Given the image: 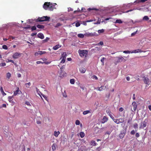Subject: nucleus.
Returning a JSON list of instances; mask_svg holds the SVG:
<instances>
[{
  "label": "nucleus",
  "mask_w": 151,
  "mask_h": 151,
  "mask_svg": "<svg viewBox=\"0 0 151 151\" xmlns=\"http://www.w3.org/2000/svg\"><path fill=\"white\" fill-rule=\"evenodd\" d=\"M56 5V3H53L52 4L50 3L49 6V10L50 11H52L54 8H55V6Z\"/></svg>",
  "instance_id": "nucleus-10"
},
{
  "label": "nucleus",
  "mask_w": 151,
  "mask_h": 151,
  "mask_svg": "<svg viewBox=\"0 0 151 151\" xmlns=\"http://www.w3.org/2000/svg\"><path fill=\"white\" fill-rule=\"evenodd\" d=\"M109 116H110V117L111 118V119H112L113 120H114V121L115 119L114 118V117L111 114H109Z\"/></svg>",
  "instance_id": "nucleus-50"
},
{
  "label": "nucleus",
  "mask_w": 151,
  "mask_h": 151,
  "mask_svg": "<svg viewBox=\"0 0 151 151\" xmlns=\"http://www.w3.org/2000/svg\"><path fill=\"white\" fill-rule=\"evenodd\" d=\"M61 47V45L59 44L53 47V49L54 50H56Z\"/></svg>",
  "instance_id": "nucleus-15"
},
{
  "label": "nucleus",
  "mask_w": 151,
  "mask_h": 151,
  "mask_svg": "<svg viewBox=\"0 0 151 151\" xmlns=\"http://www.w3.org/2000/svg\"><path fill=\"white\" fill-rule=\"evenodd\" d=\"M20 92L21 93V91L19 90V88L18 87L17 88L16 90L15 91H14L13 96H15L18 94H20Z\"/></svg>",
  "instance_id": "nucleus-7"
},
{
  "label": "nucleus",
  "mask_w": 151,
  "mask_h": 151,
  "mask_svg": "<svg viewBox=\"0 0 151 151\" xmlns=\"http://www.w3.org/2000/svg\"><path fill=\"white\" fill-rule=\"evenodd\" d=\"M70 83L71 84H74L75 83V80L73 79H71L70 81Z\"/></svg>",
  "instance_id": "nucleus-33"
},
{
  "label": "nucleus",
  "mask_w": 151,
  "mask_h": 151,
  "mask_svg": "<svg viewBox=\"0 0 151 151\" xmlns=\"http://www.w3.org/2000/svg\"><path fill=\"white\" fill-rule=\"evenodd\" d=\"M116 23L121 24L122 23V22L120 19H117L116 21Z\"/></svg>",
  "instance_id": "nucleus-35"
},
{
  "label": "nucleus",
  "mask_w": 151,
  "mask_h": 151,
  "mask_svg": "<svg viewBox=\"0 0 151 151\" xmlns=\"http://www.w3.org/2000/svg\"><path fill=\"white\" fill-rule=\"evenodd\" d=\"M44 63V62H42V61H37L36 62V63L38 64H40V63Z\"/></svg>",
  "instance_id": "nucleus-55"
},
{
  "label": "nucleus",
  "mask_w": 151,
  "mask_h": 151,
  "mask_svg": "<svg viewBox=\"0 0 151 151\" xmlns=\"http://www.w3.org/2000/svg\"><path fill=\"white\" fill-rule=\"evenodd\" d=\"M6 64L4 63H2L0 64V67L4 66H6Z\"/></svg>",
  "instance_id": "nucleus-41"
},
{
  "label": "nucleus",
  "mask_w": 151,
  "mask_h": 151,
  "mask_svg": "<svg viewBox=\"0 0 151 151\" xmlns=\"http://www.w3.org/2000/svg\"><path fill=\"white\" fill-rule=\"evenodd\" d=\"M60 133V132L59 131L58 132L55 131L54 132V135L56 137H58Z\"/></svg>",
  "instance_id": "nucleus-22"
},
{
  "label": "nucleus",
  "mask_w": 151,
  "mask_h": 151,
  "mask_svg": "<svg viewBox=\"0 0 151 151\" xmlns=\"http://www.w3.org/2000/svg\"><path fill=\"white\" fill-rule=\"evenodd\" d=\"M105 59L104 58H103L102 59H101V62L102 63V64H104V60Z\"/></svg>",
  "instance_id": "nucleus-54"
},
{
  "label": "nucleus",
  "mask_w": 151,
  "mask_h": 151,
  "mask_svg": "<svg viewBox=\"0 0 151 151\" xmlns=\"http://www.w3.org/2000/svg\"><path fill=\"white\" fill-rule=\"evenodd\" d=\"M78 52L79 55L81 57H83L85 56L86 57L88 53V51L86 50H79L78 51Z\"/></svg>",
  "instance_id": "nucleus-2"
},
{
  "label": "nucleus",
  "mask_w": 151,
  "mask_h": 151,
  "mask_svg": "<svg viewBox=\"0 0 151 151\" xmlns=\"http://www.w3.org/2000/svg\"><path fill=\"white\" fill-rule=\"evenodd\" d=\"M36 122L37 124H41V121L40 120H37Z\"/></svg>",
  "instance_id": "nucleus-58"
},
{
  "label": "nucleus",
  "mask_w": 151,
  "mask_h": 151,
  "mask_svg": "<svg viewBox=\"0 0 151 151\" xmlns=\"http://www.w3.org/2000/svg\"><path fill=\"white\" fill-rule=\"evenodd\" d=\"M2 48L3 49H5V50H7L8 49V47L7 46L5 45H4L2 46Z\"/></svg>",
  "instance_id": "nucleus-44"
},
{
  "label": "nucleus",
  "mask_w": 151,
  "mask_h": 151,
  "mask_svg": "<svg viewBox=\"0 0 151 151\" xmlns=\"http://www.w3.org/2000/svg\"><path fill=\"white\" fill-rule=\"evenodd\" d=\"M124 119L122 118H120L118 119H115L114 122L116 124H119L120 123H123L124 122Z\"/></svg>",
  "instance_id": "nucleus-5"
},
{
  "label": "nucleus",
  "mask_w": 151,
  "mask_h": 151,
  "mask_svg": "<svg viewBox=\"0 0 151 151\" xmlns=\"http://www.w3.org/2000/svg\"><path fill=\"white\" fill-rule=\"evenodd\" d=\"M91 145L95 146L97 145V144L95 142V141L92 140L91 142Z\"/></svg>",
  "instance_id": "nucleus-20"
},
{
  "label": "nucleus",
  "mask_w": 151,
  "mask_h": 151,
  "mask_svg": "<svg viewBox=\"0 0 151 151\" xmlns=\"http://www.w3.org/2000/svg\"><path fill=\"white\" fill-rule=\"evenodd\" d=\"M135 136L137 137H138L139 136V133H137L136 134Z\"/></svg>",
  "instance_id": "nucleus-60"
},
{
  "label": "nucleus",
  "mask_w": 151,
  "mask_h": 151,
  "mask_svg": "<svg viewBox=\"0 0 151 151\" xmlns=\"http://www.w3.org/2000/svg\"><path fill=\"white\" fill-rule=\"evenodd\" d=\"M50 17L47 16H43L42 17H39L35 20L36 22H42L45 21H49Z\"/></svg>",
  "instance_id": "nucleus-1"
},
{
  "label": "nucleus",
  "mask_w": 151,
  "mask_h": 151,
  "mask_svg": "<svg viewBox=\"0 0 151 151\" xmlns=\"http://www.w3.org/2000/svg\"><path fill=\"white\" fill-rule=\"evenodd\" d=\"M65 59L63 58L62 60H61L60 62V63H63L65 62Z\"/></svg>",
  "instance_id": "nucleus-49"
},
{
  "label": "nucleus",
  "mask_w": 151,
  "mask_h": 151,
  "mask_svg": "<svg viewBox=\"0 0 151 151\" xmlns=\"http://www.w3.org/2000/svg\"><path fill=\"white\" fill-rule=\"evenodd\" d=\"M133 126L134 128L137 129L138 128V124L137 123H135L134 124Z\"/></svg>",
  "instance_id": "nucleus-47"
},
{
  "label": "nucleus",
  "mask_w": 151,
  "mask_h": 151,
  "mask_svg": "<svg viewBox=\"0 0 151 151\" xmlns=\"http://www.w3.org/2000/svg\"><path fill=\"white\" fill-rule=\"evenodd\" d=\"M36 27L38 28L41 29H43L45 28V26L44 25L40 24L37 25Z\"/></svg>",
  "instance_id": "nucleus-21"
},
{
  "label": "nucleus",
  "mask_w": 151,
  "mask_h": 151,
  "mask_svg": "<svg viewBox=\"0 0 151 151\" xmlns=\"http://www.w3.org/2000/svg\"><path fill=\"white\" fill-rule=\"evenodd\" d=\"M50 3V2H45V3L43 5V8L44 9L47 10V9H49Z\"/></svg>",
  "instance_id": "nucleus-11"
},
{
  "label": "nucleus",
  "mask_w": 151,
  "mask_h": 151,
  "mask_svg": "<svg viewBox=\"0 0 151 151\" xmlns=\"http://www.w3.org/2000/svg\"><path fill=\"white\" fill-rule=\"evenodd\" d=\"M80 25V24L79 22H77L76 24V27H78Z\"/></svg>",
  "instance_id": "nucleus-53"
},
{
  "label": "nucleus",
  "mask_w": 151,
  "mask_h": 151,
  "mask_svg": "<svg viewBox=\"0 0 151 151\" xmlns=\"http://www.w3.org/2000/svg\"><path fill=\"white\" fill-rule=\"evenodd\" d=\"M0 90L1 92V93L2 94L3 96H4L6 95V93H5L4 92V90H3V88L2 87H1Z\"/></svg>",
  "instance_id": "nucleus-19"
},
{
  "label": "nucleus",
  "mask_w": 151,
  "mask_h": 151,
  "mask_svg": "<svg viewBox=\"0 0 151 151\" xmlns=\"http://www.w3.org/2000/svg\"><path fill=\"white\" fill-rule=\"evenodd\" d=\"M7 77L9 79L11 76V74L9 73H8L6 74Z\"/></svg>",
  "instance_id": "nucleus-38"
},
{
  "label": "nucleus",
  "mask_w": 151,
  "mask_h": 151,
  "mask_svg": "<svg viewBox=\"0 0 151 151\" xmlns=\"http://www.w3.org/2000/svg\"><path fill=\"white\" fill-rule=\"evenodd\" d=\"M78 36L80 38H83L84 37V35L82 34H78Z\"/></svg>",
  "instance_id": "nucleus-31"
},
{
  "label": "nucleus",
  "mask_w": 151,
  "mask_h": 151,
  "mask_svg": "<svg viewBox=\"0 0 151 151\" xmlns=\"http://www.w3.org/2000/svg\"><path fill=\"white\" fill-rule=\"evenodd\" d=\"M80 135L81 138H83L85 136V134L83 132H81L80 133Z\"/></svg>",
  "instance_id": "nucleus-25"
},
{
  "label": "nucleus",
  "mask_w": 151,
  "mask_h": 151,
  "mask_svg": "<svg viewBox=\"0 0 151 151\" xmlns=\"http://www.w3.org/2000/svg\"><path fill=\"white\" fill-rule=\"evenodd\" d=\"M35 89H36L37 92V93H38L39 95H40V94H39V92H40V91L37 88V87H36Z\"/></svg>",
  "instance_id": "nucleus-52"
},
{
  "label": "nucleus",
  "mask_w": 151,
  "mask_h": 151,
  "mask_svg": "<svg viewBox=\"0 0 151 151\" xmlns=\"http://www.w3.org/2000/svg\"><path fill=\"white\" fill-rule=\"evenodd\" d=\"M92 78H93V79H95L96 80H98V78L97 77L94 75H93L92 77Z\"/></svg>",
  "instance_id": "nucleus-42"
},
{
  "label": "nucleus",
  "mask_w": 151,
  "mask_h": 151,
  "mask_svg": "<svg viewBox=\"0 0 151 151\" xmlns=\"http://www.w3.org/2000/svg\"><path fill=\"white\" fill-rule=\"evenodd\" d=\"M75 123L76 125H79L80 124V122L79 120H77L76 121Z\"/></svg>",
  "instance_id": "nucleus-43"
},
{
  "label": "nucleus",
  "mask_w": 151,
  "mask_h": 151,
  "mask_svg": "<svg viewBox=\"0 0 151 151\" xmlns=\"http://www.w3.org/2000/svg\"><path fill=\"white\" fill-rule=\"evenodd\" d=\"M133 107V109L134 111H135L137 109V104L136 102L134 101L133 102L132 104Z\"/></svg>",
  "instance_id": "nucleus-13"
},
{
  "label": "nucleus",
  "mask_w": 151,
  "mask_h": 151,
  "mask_svg": "<svg viewBox=\"0 0 151 151\" xmlns=\"http://www.w3.org/2000/svg\"><path fill=\"white\" fill-rule=\"evenodd\" d=\"M26 86L27 87L29 88L31 85V83L29 82L28 83L25 84Z\"/></svg>",
  "instance_id": "nucleus-37"
},
{
  "label": "nucleus",
  "mask_w": 151,
  "mask_h": 151,
  "mask_svg": "<svg viewBox=\"0 0 151 151\" xmlns=\"http://www.w3.org/2000/svg\"><path fill=\"white\" fill-rule=\"evenodd\" d=\"M88 10L89 11H90L91 10H96V11H98V9H96V8L91 9V8H88Z\"/></svg>",
  "instance_id": "nucleus-40"
},
{
  "label": "nucleus",
  "mask_w": 151,
  "mask_h": 151,
  "mask_svg": "<svg viewBox=\"0 0 151 151\" xmlns=\"http://www.w3.org/2000/svg\"><path fill=\"white\" fill-rule=\"evenodd\" d=\"M61 57L60 58V59H61L62 58H64L66 59V57L67 56V54L66 52H63V53L61 54Z\"/></svg>",
  "instance_id": "nucleus-14"
},
{
  "label": "nucleus",
  "mask_w": 151,
  "mask_h": 151,
  "mask_svg": "<svg viewBox=\"0 0 151 151\" xmlns=\"http://www.w3.org/2000/svg\"><path fill=\"white\" fill-rule=\"evenodd\" d=\"M62 24L60 23H57L54 26L55 27L57 28L59 26H61L62 25Z\"/></svg>",
  "instance_id": "nucleus-29"
},
{
  "label": "nucleus",
  "mask_w": 151,
  "mask_h": 151,
  "mask_svg": "<svg viewBox=\"0 0 151 151\" xmlns=\"http://www.w3.org/2000/svg\"><path fill=\"white\" fill-rule=\"evenodd\" d=\"M36 29V27L35 26H33L32 27H31V29L32 31L35 30H36L37 31H40V30Z\"/></svg>",
  "instance_id": "nucleus-23"
},
{
  "label": "nucleus",
  "mask_w": 151,
  "mask_h": 151,
  "mask_svg": "<svg viewBox=\"0 0 151 151\" xmlns=\"http://www.w3.org/2000/svg\"><path fill=\"white\" fill-rule=\"evenodd\" d=\"M37 35V33H32L31 34V35L32 36H33L35 35Z\"/></svg>",
  "instance_id": "nucleus-61"
},
{
  "label": "nucleus",
  "mask_w": 151,
  "mask_h": 151,
  "mask_svg": "<svg viewBox=\"0 0 151 151\" xmlns=\"http://www.w3.org/2000/svg\"><path fill=\"white\" fill-rule=\"evenodd\" d=\"M104 44L103 42L101 41L98 44V45H102Z\"/></svg>",
  "instance_id": "nucleus-57"
},
{
  "label": "nucleus",
  "mask_w": 151,
  "mask_h": 151,
  "mask_svg": "<svg viewBox=\"0 0 151 151\" xmlns=\"http://www.w3.org/2000/svg\"><path fill=\"white\" fill-rule=\"evenodd\" d=\"M143 20H146V21H147V20H149V18H148V17L147 16H145L143 17Z\"/></svg>",
  "instance_id": "nucleus-36"
},
{
  "label": "nucleus",
  "mask_w": 151,
  "mask_h": 151,
  "mask_svg": "<svg viewBox=\"0 0 151 151\" xmlns=\"http://www.w3.org/2000/svg\"><path fill=\"white\" fill-rule=\"evenodd\" d=\"M147 0H138L137 1V2L138 3H144L145 1H146Z\"/></svg>",
  "instance_id": "nucleus-30"
},
{
  "label": "nucleus",
  "mask_w": 151,
  "mask_h": 151,
  "mask_svg": "<svg viewBox=\"0 0 151 151\" xmlns=\"http://www.w3.org/2000/svg\"><path fill=\"white\" fill-rule=\"evenodd\" d=\"M132 51H129V50L124 51H123V52L125 53H131Z\"/></svg>",
  "instance_id": "nucleus-46"
},
{
  "label": "nucleus",
  "mask_w": 151,
  "mask_h": 151,
  "mask_svg": "<svg viewBox=\"0 0 151 151\" xmlns=\"http://www.w3.org/2000/svg\"><path fill=\"white\" fill-rule=\"evenodd\" d=\"M25 104H27V106H31V105L30 104V102L28 101H26L25 102Z\"/></svg>",
  "instance_id": "nucleus-39"
},
{
  "label": "nucleus",
  "mask_w": 151,
  "mask_h": 151,
  "mask_svg": "<svg viewBox=\"0 0 151 151\" xmlns=\"http://www.w3.org/2000/svg\"><path fill=\"white\" fill-rule=\"evenodd\" d=\"M39 54L38 53V51L37 52H36L35 53V56H37Z\"/></svg>",
  "instance_id": "nucleus-64"
},
{
  "label": "nucleus",
  "mask_w": 151,
  "mask_h": 151,
  "mask_svg": "<svg viewBox=\"0 0 151 151\" xmlns=\"http://www.w3.org/2000/svg\"><path fill=\"white\" fill-rule=\"evenodd\" d=\"M99 33H103L104 32V30L103 29H99L98 31Z\"/></svg>",
  "instance_id": "nucleus-28"
},
{
  "label": "nucleus",
  "mask_w": 151,
  "mask_h": 151,
  "mask_svg": "<svg viewBox=\"0 0 151 151\" xmlns=\"http://www.w3.org/2000/svg\"><path fill=\"white\" fill-rule=\"evenodd\" d=\"M38 53L39 55H41L42 54H45L46 53V52L45 51H38Z\"/></svg>",
  "instance_id": "nucleus-26"
},
{
  "label": "nucleus",
  "mask_w": 151,
  "mask_h": 151,
  "mask_svg": "<svg viewBox=\"0 0 151 151\" xmlns=\"http://www.w3.org/2000/svg\"><path fill=\"white\" fill-rule=\"evenodd\" d=\"M126 79L127 81H129L130 79V78L129 76H127L126 77Z\"/></svg>",
  "instance_id": "nucleus-63"
},
{
  "label": "nucleus",
  "mask_w": 151,
  "mask_h": 151,
  "mask_svg": "<svg viewBox=\"0 0 151 151\" xmlns=\"http://www.w3.org/2000/svg\"><path fill=\"white\" fill-rule=\"evenodd\" d=\"M125 60L122 57H117L115 59V63L116 64L119 63H121L122 61H125Z\"/></svg>",
  "instance_id": "nucleus-3"
},
{
  "label": "nucleus",
  "mask_w": 151,
  "mask_h": 151,
  "mask_svg": "<svg viewBox=\"0 0 151 151\" xmlns=\"http://www.w3.org/2000/svg\"><path fill=\"white\" fill-rule=\"evenodd\" d=\"M147 122V119H145L144 121L142 122L139 128H143L146 126Z\"/></svg>",
  "instance_id": "nucleus-4"
},
{
  "label": "nucleus",
  "mask_w": 151,
  "mask_h": 151,
  "mask_svg": "<svg viewBox=\"0 0 151 151\" xmlns=\"http://www.w3.org/2000/svg\"><path fill=\"white\" fill-rule=\"evenodd\" d=\"M135 133L134 130H133L131 132V134H134Z\"/></svg>",
  "instance_id": "nucleus-51"
},
{
  "label": "nucleus",
  "mask_w": 151,
  "mask_h": 151,
  "mask_svg": "<svg viewBox=\"0 0 151 151\" xmlns=\"http://www.w3.org/2000/svg\"><path fill=\"white\" fill-rule=\"evenodd\" d=\"M52 149L53 151H54L56 149V145L55 144H53L52 146Z\"/></svg>",
  "instance_id": "nucleus-34"
},
{
  "label": "nucleus",
  "mask_w": 151,
  "mask_h": 151,
  "mask_svg": "<svg viewBox=\"0 0 151 151\" xmlns=\"http://www.w3.org/2000/svg\"><path fill=\"white\" fill-rule=\"evenodd\" d=\"M17 77H18V78H20L21 77V74L19 73H17Z\"/></svg>",
  "instance_id": "nucleus-62"
},
{
  "label": "nucleus",
  "mask_w": 151,
  "mask_h": 151,
  "mask_svg": "<svg viewBox=\"0 0 151 151\" xmlns=\"http://www.w3.org/2000/svg\"><path fill=\"white\" fill-rule=\"evenodd\" d=\"M147 51V50H145V51H143V50H142L140 49H137V50H132V51L131 52V53H138L139 52H145Z\"/></svg>",
  "instance_id": "nucleus-8"
},
{
  "label": "nucleus",
  "mask_w": 151,
  "mask_h": 151,
  "mask_svg": "<svg viewBox=\"0 0 151 151\" xmlns=\"http://www.w3.org/2000/svg\"><path fill=\"white\" fill-rule=\"evenodd\" d=\"M90 113V111L89 110L84 111L83 112V115H86Z\"/></svg>",
  "instance_id": "nucleus-27"
},
{
  "label": "nucleus",
  "mask_w": 151,
  "mask_h": 151,
  "mask_svg": "<svg viewBox=\"0 0 151 151\" xmlns=\"http://www.w3.org/2000/svg\"><path fill=\"white\" fill-rule=\"evenodd\" d=\"M137 31H136V32L132 33L131 36H134L137 32Z\"/></svg>",
  "instance_id": "nucleus-59"
},
{
  "label": "nucleus",
  "mask_w": 151,
  "mask_h": 151,
  "mask_svg": "<svg viewBox=\"0 0 151 151\" xmlns=\"http://www.w3.org/2000/svg\"><path fill=\"white\" fill-rule=\"evenodd\" d=\"M85 35L86 36H87L89 37V36H93L94 35L92 33H86V34H85Z\"/></svg>",
  "instance_id": "nucleus-24"
},
{
  "label": "nucleus",
  "mask_w": 151,
  "mask_h": 151,
  "mask_svg": "<svg viewBox=\"0 0 151 151\" xmlns=\"http://www.w3.org/2000/svg\"><path fill=\"white\" fill-rule=\"evenodd\" d=\"M124 110V109L122 107H120L119 108V111L120 112H122Z\"/></svg>",
  "instance_id": "nucleus-56"
},
{
  "label": "nucleus",
  "mask_w": 151,
  "mask_h": 151,
  "mask_svg": "<svg viewBox=\"0 0 151 151\" xmlns=\"http://www.w3.org/2000/svg\"><path fill=\"white\" fill-rule=\"evenodd\" d=\"M108 120V118L107 117L105 116L104 117L103 119L101 121V123L103 124L105 123Z\"/></svg>",
  "instance_id": "nucleus-18"
},
{
  "label": "nucleus",
  "mask_w": 151,
  "mask_h": 151,
  "mask_svg": "<svg viewBox=\"0 0 151 151\" xmlns=\"http://www.w3.org/2000/svg\"><path fill=\"white\" fill-rule=\"evenodd\" d=\"M97 89H98V91H101L103 90V87L101 86L100 87H99L97 88Z\"/></svg>",
  "instance_id": "nucleus-48"
},
{
  "label": "nucleus",
  "mask_w": 151,
  "mask_h": 151,
  "mask_svg": "<svg viewBox=\"0 0 151 151\" xmlns=\"http://www.w3.org/2000/svg\"><path fill=\"white\" fill-rule=\"evenodd\" d=\"M13 96H9L8 97V99L9 101L11 103H12V104H14V101L13 99Z\"/></svg>",
  "instance_id": "nucleus-12"
},
{
  "label": "nucleus",
  "mask_w": 151,
  "mask_h": 151,
  "mask_svg": "<svg viewBox=\"0 0 151 151\" xmlns=\"http://www.w3.org/2000/svg\"><path fill=\"white\" fill-rule=\"evenodd\" d=\"M38 37L42 39L44 38V36L43 34L42 33H39L37 35Z\"/></svg>",
  "instance_id": "nucleus-16"
},
{
  "label": "nucleus",
  "mask_w": 151,
  "mask_h": 151,
  "mask_svg": "<svg viewBox=\"0 0 151 151\" xmlns=\"http://www.w3.org/2000/svg\"><path fill=\"white\" fill-rule=\"evenodd\" d=\"M22 54V53L16 52L14 53L12 56V57L14 59H17L21 56Z\"/></svg>",
  "instance_id": "nucleus-9"
},
{
  "label": "nucleus",
  "mask_w": 151,
  "mask_h": 151,
  "mask_svg": "<svg viewBox=\"0 0 151 151\" xmlns=\"http://www.w3.org/2000/svg\"><path fill=\"white\" fill-rule=\"evenodd\" d=\"M119 137L120 138H123L124 137V133H121L119 134Z\"/></svg>",
  "instance_id": "nucleus-32"
},
{
  "label": "nucleus",
  "mask_w": 151,
  "mask_h": 151,
  "mask_svg": "<svg viewBox=\"0 0 151 151\" xmlns=\"http://www.w3.org/2000/svg\"><path fill=\"white\" fill-rule=\"evenodd\" d=\"M79 70L81 73H84L86 72V69L84 68H81Z\"/></svg>",
  "instance_id": "nucleus-17"
},
{
  "label": "nucleus",
  "mask_w": 151,
  "mask_h": 151,
  "mask_svg": "<svg viewBox=\"0 0 151 151\" xmlns=\"http://www.w3.org/2000/svg\"><path fill=\"white\" fill-rule=\"evenodd\" d=\"M49 40V38L47 37L45 39L43 40V41L44 42H46Z\"/></svg>",
  "instance_id": "nucleus-45"
},
{
  "label": "nucleus",
  "mask_w": 151,
  "mask_h": 151,
  "mask_svg": "<svg viewBox=\"0 0 151 151\" xmlns=\"http://www.w3.org/2000/svg\"><path fill=\"white\" fill-rule=\"evenodd\" d=\"M143 81L145 83L147 84L148 85H149L150 83H149L150 82V80L149 78L146 77L144 76L143 77Z\"/></svg>",
  "instance_id": "nucleus-6"
}]
</instances>
